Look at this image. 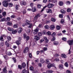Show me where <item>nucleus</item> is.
Masks as SVG:
<instances>
[{"label":"nucleus","mask_w":73,"mask_h":73,"mask_svg":"<svg viewBox=\"0 0 73 73\" xmlns=\"http://www.w3.org/2000/svg\"><path fill=\"white\" fill-rule=\"evenodd\" d=\"M19 5H17L16 7H15V8L16 9V10H18V9H19Z\"/></svg>","instance_id":"50"},{"label":"nucleus","mask_w":73,"mask_h":73,"mask_svg":"<svg viewBox=\"0 0 73 73\" xmlns=\"http://www.w3.org/2000/svg\"><path fill=\"white\" fill-rule=\"evenodd\" d=\"M22 73H27V71L26 70L24 69L22 71Z\"/></svg>","instance_id":"35"},{"label":"nucleus","mask_w":73,"mask_h":73,"mask_svg":"<svg viewBox=\"0 0 73 73\" xmlns=\"http://www.w3.org/2000/svg\"><path fill=\"white\" fill-rule=\"evenodd\" d=\"M30 21L27 20L26 21V23H25V25H28L29 24L31 23Z\"/></svg>","instance_id":"11"},{"label":"nucleus","mask_w":73,"mask_h":73,"mask_svg":"<svg viewBox=\"0 0 73 73\" xmlns=\"http://www.w3.org/2000/svg\"><path fill=\"white\" fill-rule=\"evenodd\" d=\"M6 21H9L11 20V18L9 17H7L6 19Z\"/></svg>","instance_id":"31"},{"label":"nucleus","mask_w":73,"mask_h":73,"mask_svg":"<svg viewBox=\"0 0 73 73\" xmlns=\"http://www.w3.org/2000/svg\"><path fill=\"white\" fill-rule=\"evenodd\" d=\"M64 65L65 66H66V67H67V68L68 67V63L67 62H66L64 64Z\"/></svg>","instance_id":"41"},{"label":"nucleus","mask_w":73,"mask_h":73,"mask_svg":"<svg viewBox=\"0 0 73 73\" xmlns=\"http://www.w3.org/2000/svg\"><path fill=\"white\" fill-rule=\"evenodd\" d=\"M17 32V30H14L12 31V33L13 34H15V33H16Z\"/></svg>","instance_id":"32"},{"label":"nucleus","mask_w":73,"mask_h":73,"mask_svg":"<svg viewBox=\"0 0 73 73\" xmlns=\"http://www.w3.org/2000/svg\"><path fill=\"white\" fill-rule=\"evenodd\" d=\"M3 71L5 73H7V67H5L3 69Z\"/></svg>","instance_id":"13"},{"label":"nucleus","mask_w":73,"mask_h":73,"mask_svg":"<svg viewBox=\"0 0 73 73\" xmlns=\"http://www.w3.org/2000/svg\"><path fill=\"white\" fill-rule=\"evenodd\" d=\"M71 11V9H70L68 8L67 10V11L68 12H70Z\"/></svg>","instance_id":"55"},{"label":"nucleus","mask_w":73,"mask_h":73,"mask_svg":"<svg viewBox=\"0 0 73 73\" xmlns=\"http://www.w3.org/2000/svg\"><path fill=\"white\" fill-rule=\"evenodd\" d=\"M42 5H41L39 4H38L37 5V8H38L39 9L40 8H41V7Z\"/></svg>","instance_id":"36"},{"label":"nucleus","mask_w":73,"mask_h":73,"mask_svg":"<svg viewBox=\"0 0 73 73\" xmlns=\"http://www.w3.org/2000/svg\"><path fill=\"white\" fill-rule=\"evenodd\" d=\"M66 4L67 5H68V4H70V2L69 1H66Z\"/></svg>","instance_id":"44"},{"label":"nucleus","mask_w":73,"mask_h":73,"mask_svg":"<svg viewBox=\"0 0 73 73\" xmlns=\"http://www.w3.org/2000/svg\"><path fill=\"white\" fill-rule=\"evenodd\" d=\"M38 35L39 37H40V36H41V35H42V33L41 32H39L38 33Z\"/></svg>","instance_id":"53"},{"label":"nucleus","mask_w":73,"mask_h":73,"mask_svg":"<svg viewBox=\"0 0 73 73\" xmlns=\"http://www.w3.org/2000/svg\"><path fill=\"white\" fill-rule=\"evenodd\" d=\"M67 42L69 43V44L70 45H73V40H70L67 41Z\"/></svg>","instance_id":"3"},{"label":"nucleus","mask_w":73,"mask_h":73,"mask_svg":"<svg viewBox=\"0 0 73 73\" xmlns=\"http://www.w3.org/2000/svg\"><path fill=\"white\" fill-rule=\"evenodd\" d=\"M5 20L6 19L5 18H3L1 19V22L3 21H5Z\"/></svg>","instance_id":"42"},{"label":"nucleus","mask_w":73,"mask_h":73,"mask_svg":"<svg viewBox=\"0 0 73 73\" xmlns=\"http://www.w3.org/2000/svg\"><path fill=\"white\" fill-rule=\"evenodd\" d=\"M46 72L47 73H53V71L50 70H48Z\"/></svg>","instance_id":"34"},{"label":"nucleus","mask_w":73,"mask_h":73,"mask_svg":"<svg viewBox=\"0 0 73 73\" xmlns=\"http://www.w3.org/2000/svg\"><path fill=\"white\" fill-rule=\"evenodd\" d=\"M66 72L67 73H72L71 71H70L69 70H67L66 71Z\"/></svg>","instance_id":"63"},{"label":"nucleus","mask_w":73,"mask_h":73,"mask_svg":"<svg viewBox=\"0 0 73 73\" xmlns=\"http://www.w3.org/2000/svg\"><path fill=\"white\" fill-rule=\"evenodd\" d=\"M51 20L52 21V22H54L55 21H56V19L53 18H52L51 19Z\"/></svg>","instance_id":"26"},{"label":"nucleus","mask_w":73,"mask_h":73,"mask_svg":"<svg viewBox=\"0 0 73 73\" xmlns=\"http://www.w3.org/2000/svg\"><path fill=\"white\" fill-rule=\"evenodd\" d=\"M35 39L36 40H38L40 39V37L38 36H35Z\"/></svg>","instance_id":"20"},{"label":"nucleus","mask_w":73,"mask_h":73,"mask_svg":"<svg viewBox=\"0 0 73 73\" xmlns=\"http://www.w3.org/2000/svg\"><path fill=\"white\" fill-rule=\"evenodd\" d=\"M22 67L23 68H25L26 67V64L25 62H23L22 64Z\"/></svg>","instance_id":"6"},{"label":"nucleus","mask_w":73,"mask_h":73,"mask_svg":"<svg viewBox=\"0 0 73 73\" xmlns=\"http://www.w3.org/2000/svg\"><path fill=\"white\" fill-rule=\"evenodd\" d=\"M28 49H29L28 47L26 48L24 50L23 52L24 53H27L28 52Z\"/></svg>","instance_id":"5"},{"label":"nucleus","mask_w":73,"mask_h":73,"mask_svg":"<svg viewBox=\"0 0 73 73\" xmlns=\"http://www.w3.org/2000/svg\"><path fill=\"white\" fill-rule=\"evenodd\" d=\"M38 66H39V67H41L42 66L41 64L40 63H39L38 64Z\"/></svg>","instance_id":"64"},{"label":"nucleus","mask_w":73,"mask_h":73,"mask_svg":"<svg viewBox=\"0 0 73 73\" xmlns=\"http://www.w3.org/2000/svg\"><path fill=\"white\" fill-rule=\"evenodd\" d=\"M56 40V38L55 37H54L52 39H51V41H55Z\"/></svg>","instance_id":"46"},{"label":"nucleus","mask_w":73,"mask_h":73,"mask_svg":"<svg viewBox=\"0 0 73 73\" xmlns=\"http://www.w3.org/2000/svg\"><path fill=\"white\" fill-rule=\"evenodd\" d=\"M7 38L9 41L11 40V37L10 36H7Z\"/></svg>","instance_id":"25"},{"label":"nucleus","mask_w":73,"mask_h":73,"mask_svg":"<svg viewBox=\"0 0 73 73\" xmlns=\"http://www.w3.org/2000/svg\"><path fill=\"white\" fill-rule=\"evenodd\" d=\"M61 12L62 13H66V11H65L63 9H62L61 10Z\"/></svg>","instance_id":"27"},{"label":"nucleus","mask_w":73,"mask_h":73,"mask_svg":"<svg viewBox=\"0 0 73 73\" xmlns=\"http://www.w3.org/2000/svg\"><path fill=\"white\" fill-rule=\"evenodd\" d=\"M47 6H45L44 7H43V8L42 9V10L41 11V12H42V11H43L44 10V9H45V8H46V7H47Z\"/></svg>","instance_id":"48"},{"label":"nucleus","mask_w":73,"mask_h":73,"mask_svg":"<svg viewBox=\"0 0 73 73\" xmlns=\"http://www.w3.org/2000/svg\"><path fill=\"white\" fill-rule=\"evenodd\" d=\"M19 30L18 31V33H21V32L23 31V29L21 28H19Z\"/></svg>","instance_id":"24"},{"label":"nucleus","mask_w":73,"mask_h":73,"mask_svg":"<svg viewBox=\"0 0 73 73\" xmlns=\"http://www.w3.org/2000/svg\"><path fill=\"white\" fill-rule=\"evenodd\" d=\"M0 40L1 41H3L4 39H3V36H1Z\"/></svg>","instance_id":"39"},{"label":"nucleus","mask_w":73,"mask_h":73,"mask_svg":"<svg viewBox=\"0 0 73 73\" xmlns=\"http://www.w3.org/2000/svg\"><path fill=\"white\" fill-rule=\"evenodd\" d=\"M20 4L21 5H27V3L25 1H23L20 2Z\"/></svg>","instance_id":"2"},{"label":"nucleus","mask_w":73,"mask_h":73,"mask_svg":"<svg viewBox=\"0 0 73 73\" xmlns=\"http://www.w3.org/2000/svg\"><path fill=\"white\" fill-rule=\"evenodd\" d=\"M46 12L47 13H50L52 12V10L51 9H47L46 10Z\"/></svg>","instance_id":"17"},{"label":"nucleus","mask_w":73,"mask_h":73,"mask_svg":"<svg viewBox=\"0 0 73 73\" xmlns=\"http://www.w3.org/2000/svg\"><path fill=\"white\" fill-rule=\"evenodd\" d=\"M47 7L48 8H50L52 7H53V5L51 4H49L47 5Z\"/></svg>","instance_id":"9"},{"label":"nucleus","mask_w":73,"mask_h":73,"mask_svg":"<svg viewBox=\"0 0 73 73\" xmlns=\"http://www.w3.org/2000/svg\"><path fill=\"white\" fill-rule=\"evenodd\" d=\"M16 43L17 44V45H20L21 44L20 43V40H17L16 41Z\"/></svg>","instance_id":"23"},{"label":"nucleus","mask_w":73,"mask_h":73,"mask_svg":"<svg viewBox=\"0 0 73 73\" xmlns=\"http://www.w3.org/2000/svg\"><path fill=\"white\" fill-rule=\"evenodd\" d=\"M32 11L33 12H35L36 11V7H34L32 9Z\"/></svg>","instance_id":"19"},{"label":"nucleus","mask_w":73,"mask_h":73,"mask_svg":"<svg viewBox=\"0 0 73 73\" xmlns=\"http://www.w3.org/2000/svg\"><path fill=\"white\" fill-rule=\"evenodd\" d=\"M63 2L62 1H60L59 2V5H60V6H62L63 5Z\"/></svg>","instance_id":"15"},{"label":"nucleus","mask_w":73,"mask_h":73,"mask_svg":"<svg viewBox=\"0 0 73 73\" xmlns=\"http://www.w3.org/2000/svg\"><path fill=\"white\" fill-rule=\"evenodd\" d=\"M56 33L53 32L51 35V36L52 37H54V36H56Z\"/></svg>","instance_id":"28"},{"label":"nucleus","mask_w":73,"mask_h":73,"mask_svg":"<svg viewBox=\"0 0 73 73\" xmlns=\"http://www.w3.org/2000/svg\"><path fill=\"white\" fill-rule=\"evenodd\" d=\"M59 56V54H55L54 55V57H58Z\"/></svg>","instance_id":"33"},{"label":"nucleus","mask_w":73,"mask_h":73,"mask_svg":"<svg viewBox=\"0 0 73 73\" xmlns=\"http://www.w3.org/2000/svg\"><path fill=\"white\" fill-rule=\"evenodd\" d=\"M47 48L46 47H44L43 49L44 51H46V50H47Z\"/></svg>","instance_id":"57"},{"label":"nucleus","mask_w":73,"mask_h":73,"mask_svg":"<svg viewBox=\"0 0 73 73\" xmlns=\"http://www.w3.org/2000/svg\"><path fill=\"white\" fill-rule=\"evenodd\" d=\"M62 40L63 41H66V38L65 37H63L62 38Z\"/></svg>","instance_id":"40"},{"label":"nucleus","mask_w":73,"mask_h":73,"mask_svg":"<svg viewBox=\"0 0 73 73\" xmlns=\"http://www.w3.org/2000/svg\"><path fill=\"white\" fill-rule=\"evenodd\" d=\"M9 7H12L13 6V4L12 3H8V5Z\"/></svg>","instance_id":"18"},{"label":"nucleus","mask_w":73,"mask_h":73,"mask_svg":"<svg viewBox=\"0 0 73 73\" xmlns=\"http://www.w3.org/2000/svg\"><path fill=\"white\" fill-rule=\"evenodd\" d=\"M13 60H14V62H16V58H13Z\"/></svg>","instance_id":"58"},{"label":"nucleus","mask_w":73,"mask_h":73,"mask_svg":"<svg viewBox=\"0 0 73 73\" xmlns=\"http://www.w3.org/2000/svg\"><path fill=\"white\" fill-rule=\"evenodd\" d=\"M4 45V43L1 42L0 43V46H3Z\"/></svg>","instance_id":"56"},{"label":"nucleus","mask_w":73,"mask_h":73,"mask_svg":"<svg viewBox=\"0 0 73 73\" xmlns=\"http://www.w3.org/2000/svg\"><path fill=\"white\" fill-rule=\"evenodd\" d=\"M56 28L57 30H59V29H60V26H57Z\"/></svg>","instance_id":"47"},{"label":"nucleus","mask_w":73,"mask_h":73,"mask_svg":"<svg viewBox=\"0 0 73 73\" xmlns=\"http://www.w3.org/2000/svg\"><path fill=\"white\" fill-rule=\"evenodd\" d=\"M4 58H5L6 60H8V57L6 56H4Z\"/></svg>","instance_id":"43"},{"label":"nucleus","mask_w":73,"mask_h":73,"mask_svg":"<svg viewBox=\"0 0 73 73\" xmlns=\"http://www.w3.org/2000/svg\"><path fill=\"white\" fill-rule=\"evenodd\" d=\"M64 23V20L63 19H62L61 21V23L62 24Z\"/></svg>","instance_id":"60"},{"label":"nucleus","mask_w":73,"mask_h":73,"mask_svg":"<svg viewBox=\"0 0 73 73\" xmlns=\"http://www.w3.org/2000/svg\"><path fill=\"white\" fill-rule=\"evenodd\" d=\"M13 27L15 28H18V26L16 24H15L13 25Z\"/></svg>","instance_id":"37"},{"label":"nucleus","mask_w":73,"mask_h":73,"mask_svg":"<svg viewBox=\"0 0 73 73\" xmlns=\"http://www.w3.org/2000/svg\"><path fill=\"white\" fill-rule=\"evenodd\" d=\"M46 61L47 62V64H49V61L48 59H46Z\"/></svg>","instance_id":"62"},{"label":"nucleus","mask_w":73,"mask_h":73,"mask_svg":"<svg viewBox=\"0 0 73 73\" xmlns=\"http://www.w3.org/2000/svg\"><path fill=\"white\" fill-rule=\"evenodd\" d=\"M38 17H40V16H39V15L38 14L35 16L34 17V21H35V20H37V19L38 18Z\"/></svg>","instance_id":"14"},{"label":"nucleus","mask_w":73,"mask_h":73,"mask_svg":"<svg viewBox=\"0 0 73 73\" xmlns=\"http://www.w3.org/2000/svg\"><path fill=\"white\" fill-rule=\"evenodd\" d=\"M44 27L45 29H49V27L48 25H45L44 26Z\"/></svg>","instance_id":"30"},{"label":"nucleus","mask_w":73,"mask_h":73,"mask_svg":"<svg viewBox=\"0 0 73 73\" xmlns=\"http://www.w3.org/2000/svg\"><path fill=\"white\" fill-rule=\"evenodd\" d=\"M58 66L60 69H63V65L62 64H60Z\"/></svg>","instance_id":"22"},{"label":"nucleus","mask_w":73,"mask_h":73,"mask_svg":"<svg viewBox=\"0 0 73 73\" xmlns=\"http://www.w3.org/2000/svg\"><path fill=\"white\" fill-rule=\"evenodd\" d=\"M38 28H36L34 30V32L33 33L34 35H36L38 33Z\"/></svg>","instance_id":"4"},{"label":"nucleus","mask_w":73,"mask_h":73,"mask_svg":"<svg viewBox=\"0 0 73 73\" xmlns=\"http://www.w3.org/2000/svg\"><path fill=\"white\" fill-rule=\"evenodd\" d=\"M30 69L31 70H33V67L32 66L30 67Z\"/></svg>","instance_id":"54"},{"label":"nucleus","mask_w":73,"mask_h":73,"mask_svg":"<svg viewBox=\"0 0 73 73\" xmlns=\"http://www.w3.org/2000/svg\"><path fill=\"white\" fill-rule=\"evenodd\" d=\"M61 57L63 58H66L67 56L65 54H62L61 55Z\"/></svg>","instance_id":"10"},{"label":"nucleus","mask_w":73,"mask_h":73,"mask_svg":"<svg viewBox=\"0 0 73 73\" xmlns=\"http://www.w3.org/2000/svg\"><path fill=\"white\" fill-rule=\"evenodd\" d=\"M47 68L48 69H50L52 67V64L50 63L47 65Z\"/></svg>","instance_id":"16"},{"label":"nucleus","mask_w":73,"mask_h":73,"mask_svg":"<svg viewBox=\"0 0 73 73\" xmlns=\"http://www.w3.org/2000/svg\"><path fill=\"white\" fill-rule=\"evenodd\" d=\"M3 5L5 7H7L8 5V3L6 1H4L3 2Z\"/></svg>","instance_id":"1"},{"label":"nucleus","mask_w":73,"mask_h":73,"mask_svg":"<svg viewBox=\"0 0 73 73\" xmlns=\"http://www.w3.org/2000/svg\"><path fill=\"white\" fill-rule=\"evenodd\" d=\"M18 68L20 69H22V66L20 65H19L18 66Z\"/></svg>","instance_id":"49"},{"label":"nucleus","mask_w":73,"mask_h":73,"mask_svg":"<svg viewBox=\"0 0 73 73\" xmlns=\"http://www.w3.org/2000/svg\"><path fill=\"white\" fill-rule=\"evenodd\" d=\"M8 31H13V29H11L10 27H8Z\"/></svg>","instance_id":"29"},{"label":"nucleus","mask_w":73,"mask_h":73,"mask_svg":"<svg viewBox=\"0 0 73 73\" xmlns=\"http://www.w3.org/2000/svg\"><path fill=\"white\" fill-rule=\"evenodd\" d=\"M54 45H58V42L55 41L54 42Z\"/></svg>","instance_id":"45"},{"label":"nucleus","mask_w":73,"mask_h":73,"mask_svg":"<svg viewBox=\"0 0 73 73\" xmlns=\"http://www.w3.org/2000/svg\"><path fill=\"white\" fill-rule=\"evenodd\" d=\"M44 41V39H42L40 40V42L41 43V42H43V41Z\"/></svg>","instance_id":"61"},{"label":"nucleus","mask_w":73,"mask_h":73,"mask_svg":"<svg viewBox=\"0 0 73 73\" xmlns=\"http://www.w3.org/2000/svg\"><path fill=\"white\" fill-rule=\"evenodd\" d=\"M7 24L8 25H9V26H11V25H12V22H8L7 23Z\"/></svg>","instance_id":"21"},{"label":"nucleus","mask_w":73,"mask_h":73,"mask_svg":"<svg viewBox=\"0 0 73 73\" xmlns=\"http://www.w3.org/2000/svg\"><path fill=\"white\" fill-rule=\"evenodd\" d=\"M59 17L60 18H62L63 17V14H60L59 15Z\"/></svg>","instance_id":"51"},{"label":"nucleus","mask_w":73,"mask_h":73,"mask_svg":"<svg viewBox=\"0 0 73 73\" xmlns=\"http://www.w3.org/2000/svg\"><path fill=\"white\" fill-rule=\"evenodd\" d=\"M50 29L51 30H52L54 29V28H55V27H54V25H52L50 27Z\"/></svg>","instance_id":"8"},{"label":"nucleus","mask_w":73,"mask_h":73,"mask_svg":"<svg viewBox=\"0 0 73 73\" xmlns=\"http://www.w3.org/2000/svg\"><path fill=\"white\" fill-rule=\"evenodd\" d=\"M9 41L7 40L5 42V44L6 45H7V47H9V44L8 43Z\"/></svg>","instance_id":"7"},{"label":"nucleus","mask_w":73,"mask_h":73,"mask_svg":"<svg viewBox=\"0 0 73 73\" xmlns=\"http://www.w3.org/2000/svg\"><path fill=\"white\" fill-rule=\"evenodd\" d=\"M28 25H29V28H31L33 26V24H32V23H30Z\"/></svg>","instance_id":"12"},{"label":"nucleus","mask_w":73,"mask_h":73,"mask_svg":"<svg viewBox=\"0 0 73 73\" xmlns=\"http://www.w3.org/2000/svg\"><path fill=\"white\" fill-rule=\"evenodd\" d=\"M3 16H5L6 15V12L5 11H4L3 13Z\"/></svg>","instance_id":"52"},{"label":"nucleus","mask_w":73,"mask_h":73,"mask_svg":"<svg viewBox=\"0 0 73 73\" xmlns=\"http://www.w3.org/2000/svg\"><path fill=\"white\" fill-rule=\"evenodd\" d=\"M40 61L42 63V64H43V63L44 62V60L42 58H41L40 59Z\"/></svg>","instance_id":"38"},{"label":"nucleus","mask_w":73,"mask_h":73,"mask_svg":"<svg viewBox=\"0 0 73 73\" xmlns=\"http://www.w3.org/2000/svg\"><path fill=\"white\" fill-rule=\"evenodd\" d=\"M24 37L25 38H27V34H24Z\"/></svg>","instance_id":"59"}]
</instances>
